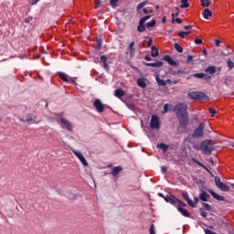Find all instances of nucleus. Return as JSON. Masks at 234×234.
Here are the masks:
<instances>
[{"label":"nucleus","mask_w":234,"mask_h":234,"mask_svg":"<svg viewBox=\"0 0 234 234\" xmlns=\"http://www.w3.org/2000/svg\"><path fill=\"white\" fill-rule=\"evenodd\" d=\"M36 120V117H34L33 114H27L26 119L20 118V122H23L24 123H27L28 122H34Z\"/></svg>","instance_id":"nucleus-17"},{"label":"nucleus","mask_w":234,"mask_h":234,"mask_svg":"<svg viewBox=\"0 0 234 234\" xmlns=\"http://www.w3.org/2000/svg\"><path fill=\"white\" fill-rule=\"evenodd\" d=\"M194 149L197 151H202L203 154L209 155L213 153V146H211V139L203 141L200 146H195Z\"/></svg>","instance_id":"nucleus-3"},{"label":"nucleus","mask_w":234,"mask_h":234,"mask_svg":"<svg viewBox=\"0 0 234 234\" xmlns=\"http://www.w3.org/2000/svg\"><path fill=\"white\" fill-rule=\"evenodd\" d=\"M122 166H115L112 168V175L113 176H118V175H120V172L122 171Z\"/></svg>","instance_id":"nucleus-25"},{"label":"nucleus","mask_w":234,"mask_h":234,"mask_svg":"<svg viewBox=\"0 0 234 234\" xmlns=\"http://www.w3.org/2000/svg\"><path fill=\"white\" fill-rule=\"evenodd\" d=\"M211 16H213V12L209 9H205L203 11V17H205V19H209V17H211Z\"/></svg>","instance_id":"nucleus-24"},{"label":"nucleus","mask_w":234,"mask_h":234,"mask_svg":"<svg viewBox=\"0 0 234 234\" xmlns=\"http://www.w3.org/2000/svg\"><path fill=\"white\" fill-rule=\"evenodd\" d=\"M193 162H195V164H197L199 165V167H202L203 169H205V171H207V173H209V175H211V176H213V173H211V171L207 168V166L204 165L199 161H197V159H193Z\"/></svg>","instance_id":"nucleus-20"},{"label":"nucleus","mask_w":234,"mask_h":234,"mask_svg":"<svg viewBox=\"0 0 234 234\" xmlns=\"http://www.w3.org/2000/svg\"><path fill=\"white\" fill-rule=\"evenodd\" d=\"M170 198H171V197L166 196L164 197V200H165V202H169Z\"/></svg>","instance_id":"nucleus-64"},{"label":"nucleus","mask_w":234,"mask_h":234,"mask_svg":"<svg viewBox=\"0 0 234 234\" xmlns=\"http://www.w3.org/2000/svg\"><path fill=\"white\" fill-rule=\"evenodd\" d=\"M147 5V2H142L137 5V10H142V8H144V6H145Z\"/></svg>","instance_id":"nucleus-39"},{"label":"nucleus","mask_w":234,"mask_h":234,"mask_svg":"<svg viewBox=\"0 0 234 234\" xmlns=\"http://www.w3.org/2000/svg\"><path fill=\"white\" fill-rule=\"evenodd\" d=\"M214 180H215V184H216L217 187H218V189H220V191H225V192L229 191V186L228 185H226V183H223L220 180V177L216 176Z\"/></svg>","instance_id":"nucleus-8"},{"label":"nucleus","mask_w":234,"mask_h":234,"mask_svg":"<svg viewBox=\"0 0 234 234\" xmlns=\"http://www.w3.org/2000/svg\"><path fill=\"white\" fill-rule=\"evenodd\" d=\"M169 111V106L167 104L164 105V112H167Z\"/></svg>","instance_id":"nucleus-55"},{"label":"nucleus","mask_w":234,"mask_h":234,"mask_svg":"<svg viewBox=\"0 0 234 234\" xmlns=\"http://www.w3.org/2000/svg\"><path fill=\"white\" fill-rule=\"evenodd\" d=\"M101 61L102 63H107V57L105 55L101 56Z\"/></svg>","instance_id":"nucleus-48"},{"label":"nucleus","mask_w":234,"mask_h":234,"mask_svg":"<svg viewBox=\"0 0 234 234\" xmlns=\"http://www.w3.org/2000/svg\"><path fill=\"white\" fill-rule=\"evenodd\" d=\"M227 65H228L229 70H232V69H233V67H234V64H233V61H232L231 59L229 58V59L227 60Z\"/></svg>","instance_id":"nucleus-35"},{"label":"nucleus","mask_w":234,"mask_h":234,"mask_svg":"<svg viewBox=\"0 0 234 234\" xmlns=\"http://www.w3.org/2000/svg\"><path fill=\"white\" fill-rule=\"evenodd\" d=\"M208 112L211 114V117L213 118L215 114H217V110H215V108H209Z\"/></svg>","instance_id":"nucleus-37"},{"label":"nucleus","mask_w":234,"mask_h":234,"mask_svg":"<svg viewBox=\"0 0 234 234\" xmlns=\"http://www.w3.org/2000/svg\"><path fill=\"white\" fill-rule=\"evenodd\" d=\"M127 50L130 54V58H134V54L136 53V48H134V41L129 44Z\"/></svg>","instance_id":"nucleus-13"},{"label":"nucleus","mask_w":234,"mask_h":234,"mask_svg":"<svg viewBox=\"0 0 234 234\" xmlns=\"http://www.w3.org/2000/svg\"><path fill=\"white\" fill-rule=\"evenodd\" d=\"M210 5H211V2L209 0H201V6H203L204 8Z\"/></svg>","instance_id":"nucleus-32"},{"label":"nucleus","mask_w":234,"mask_h":234,"mask_svg":"<svg viewBox=\"0 0 234 234\" xmlns=\"http://www.w3.org/2000/svg\"><path fill=\"white\" fill-rule=\"evenodd\" d=\"M37 3H39V0H31L30 5H37Z\"/></svg>","instance_id":"nucleus-54"},{"label":"nucleus","mask_w":234,"mask_h":234,"mask_svg":"<svg viewBox=\"0 0 234 234\" xmlns=\"http://www.w3.org/2000/svg\"><path fill=\"white\" fill-rule=\"evenodd\" d=\"M96 43H97L96 49L101 50V39H98Z\"/></svg>","instance_id":"nucleus-42"},{"label":"nucleus","mask_w":234,"mask_h":234,"mask_svg":"<svg viewBox=\"0 0 234 234\" xmlns=\"http://www.w3.org/2000/svg\"><path fill=\"white\" fill-rule=\"evenodd\" d=\"M200 213H201V217H203V218H207V212L204 211V209H200Z\"/></svg>","instance_id":"nucleus-47"},{"label":"nucleus","mask_w":234,"mask_h":234,"mask_svg":"<svg viewBox=\"0 0 234 234\" xmlns=\"http://www.w3.org/2000/svg\"><path fill=\"white\" fill-rule=\"evenodd\" d=\"M174 112L179 122L178 131L183 129L186 131L187 125H189V114L187 113V105L186 103H178L174 107Z\"/></svg>","instance_id":"nucleus-1"},{"label":"nucleus","mask_w":234,"mask_h":234,"mask_svg":"<svg viewBox=\"0 0 234 234\" xmlns=\"http://www.w3.org/2000/svg\"><path fill=\"white\" fill-rule=\"evenodd\" d=\"M114 94L116 98H123V96H125V91L122 89H117L115 90Z\"/></svg>","instance_id":"nucleus-23"},{"label":"nucleus","mask_w":234,"mask_h":234,"mask_svg":"<svg viewBox=\"0 0 234 234\" xmlns=\"http://www.w3.org/2000/svg\"><path fill=\"white\" fill-rule=\"evenodd\" d=\"M191 61H193V56H188L187 59H186V63H191Z\"/></svg>","instance_id":"nucleus-53"},{"label":"nucleus","mask_w":234,"mask_h":234,"mask_svg":"<svg viewBox=\"0 0 234 234\" xmlns=\"http://www.w3.org/2000/svg\"><path fill=\"white\" fill-rule=\"evenodd\" d=\"M103 67L105 69V70H110L111 68H109V64H107V62H103Z\"/></svg>","instance_id":"nucleus-52"},{"label":"nucleus","mask_w":234,"mask_h":234,"mask_svg":"<svg viewBox=\"0 0 234 234\" xmlns=\"http://www.w3.org/2000/svg\"><path fill=\"white\" fill-rule=\"evenodd\" d=\"M146 67H154V68H160L164 67V62L163 61H156V62H150V63H144Z\"/></svg>","instance_id":"nucleus-15"},{"label":"nucleus","mask_w":234,"mask_h":234,"mask_svg":"<svg viewBox=\"0 0 234 234\" xmlns=\"http://www.w3.org/2000/svg\"><path fill=\"white\" fill-rule=\"evenodd\" d=\"M189 28H193V26H185L184 27L185 30H189Z\"/></svg>","instance_id":"nucleus-61"},{"label":"nucleus","mask_w":234,"mask_h":234,"mask_svg":"<svg viewBox=\"0 0 234 234\" xmlns=\"http://www.w3.org/2000/svg\"><path fill=\"white\" fill-rule=\"evenodd\" d=\"M144 59H145L146 61H151V57H150L149 55H146V56L144 57Z\"/></svg>","instance_id":"nucleus-60"},{"label":"nucleus","mask_w":234,"mask_h":234,"mask_svg":"<svg viewBox=\"0 0 234 234\" xmlns=\"http://www.w3.org/2000/svg\"><path fill=\"white\" fill-rule=\"evenodd\" d=\"M143 12L144 14H153V9L144 8Z\"/></svg>","instance_id":"nucleus-46"},{"label":"nucleus","mask_w":234,"mask_h":234,"mask_svg":"<svg viewBox=\"0 0 234 234\" xmlns=\"http://www.w3.org/2000/svg\"><path fill=\"white\" fill-rule=\"evenodd\" d=\"M174 47L176 50H177V52H180V53L184 52V48H182V46H180V44L175 43Z\"/></svg>","instance_id":"nucleus-33"},{"label":"nucleus","mask_w":234,"mask_h":234,"mask_svg":"<svg viewBox=\"0 0 234 234\" xmlns=\"http://www.w3.org/2000/svg\"><path fill=\"white\" fill-rule=\"evenodd\" d=\"M209 198V196L207 192L202 190L199 194V200H202V202H207V199Z\"/></svg>","instance_id":"nucleus-16"},{"label":"nucleus","mask_w":234,"mask_h":234,"mask_svg":"<svg viewBox=\"0 0 234 234\" xmlns=\"http://www.w3.org/2000/svg\"><path fill=\"white\" fill-rule=\"evenodd\" d=\"M159 52H158V48H156V47L153 46L152 47V52H151V56L153 58H156V56H158Z\"/></svg>","instance_id":"nucleus-30"},{"label":"nucleus","mask_w":234,"mask_h":234,"mask_svg":"<svg viewBox=\"0 0 234 234\" xmlns=\"http://www.w3.org/2000/svg\"><path fill=\"white\" fill-rule=\"evenodd\" d=\"M155 80L159 87H165L167 85V82L165 80L160 79L158 76L155 78Z\"/></svg>","instance_id":"nucleus-26"},{"label":"nucleus","mask_w":234,"mask_h":234,"mask_svg":"<svg viewBox=\"0 0 234 234\" xmlns=\"http://www.w3.org/2000/svg\"><path fill=\"white\" fill-rule=\"evenodd\" d=\"M73 154H75V156H77V158H79V160L81 162L82 165H84V167L89 166V163L87 162V159H85V157L83 156V154H81L80 152L73 150L72 151Z\"/></svg>","instance_id":"nucleus-11"},{"label":"nucleus","mask_w":234,"mask_h":234,"mask_svg":"<svg viewBox=\"0 0 234 234\" xmlns=\"http://www.w3.org/2000/svg\"><path fill=\"white\" fill-rule=\"evenodd\" d=\"M148 19H151V15L145 16L139 20V25L137 27L138 32H145V27L153 28V27L156 25V20L154 19H152L150 22L145 24V21H148Z\"/></svg>","instance_id":"nucleus-2"},{"label":"nucleus","mask_w":234,"mask_h":234,"mask_svg":"<svg viewBox=\"0 0 234 234\" xmlns=\"http://www.w3.org/2000/svg\"><path fill=\"white\" fill-rule=\"evenodd\" d=\"M161 170L163 173H167V167L166 166H162Z\"/></svg>","instance_id":"nucleus-57"},{"label":"nucleus","mask_w":234,"mask_h":234,"mask_svg":"<svg viewBox=\"0 0 234 234\" xmlns=\"http://www.w3.org/2000/svg\"><path fill=\"white\" fill-rule=\"evenodd\" d=\"M149 231H150V234H156V230L154 229V225H151Z\"/></svg>","instance_id":"nucleus-45"},{"label":"nucleus","mask_w":234,"mask_h":234,"mask_svg":"<svg viewBox=\"0 0 234 234\" xmlns=\"http://www.w3.org/2000/svg\"><path fill=\"white\" fill-rule=\"evenodd\" d=\"M150 127L151 129H155L156 131L160 130V119L158 118V115H152Z\"/></svg>","instance_id":"nucleus-7"},{"label":"nucleus","mask_w":234,"mask_h":234,"mask_svg":"<svg viewBox=\"0 0 234 234\" xmlns=\"http://www.w3.org/2000/svg\"><path fill=\"white\" fill-rule=\"evenodd\" d=\"M60 123L62 125V129H67V131H69V133H72V123H70V122H69L65 118H61Z\"/></svg>","instance_id":"nucleus-10"},{"label":"nucleus","mask_w":234,"mask_h":234,"mask_svg":"<svg viewBox=\"0 0 234 234\" xmlns=\"http://www.w3.org/2000/svg\"><path fill=\"white\" fill-rule=\"evenodd\" d=\"M180 8H189V2L187 0H181Z\"/></svg>","instance_id":"nucleus-31"},{"label":"nucleus","mask_w":234,"mask_h":234,"mask_svg":"<svg viewBox=\"0 0 234 234\" xmlns=\"http://www.w3.org/2000/svg\"><path fill=\"white\" fill-rule=\"evenodd\" d=\"M176 23H177L178 25H182V20L180 18H176Z\"/></svg>","instance_id":"nucleus-59"},{"label":"nucleus","mask_w":234,"mask_h":234,"mask_svg":"<svg viewBox=\"0 0 234 234\" xmlns=\"http://www.w3.org/2000/svg\"><path fill=\"white\" fill-rule=\"evenodd\" d=\"M173 74L174 76H178V74H186V71L182 69H178V70L173 71Z\"/></svg>","instance_id":"nucleus-38"},{"label":"nucleus","mask_w":234,"mask_h":234,"mask_svg":"<svg viewBox=\"0 0 234 234\" xmlns=\"http://www.w3.org/2000/svg\"><path fill=\"white\" fill-rule=\"evenodd\" d=\"M179 37H181L182 39H184L185 37H187V33H186V31H181L178 33Z\"/></svg>","instance_id":"nucleus-41"},{"label":"nucleus","mask_w":234,"mask_h":234,"mask_svg":"<svg viewBox=\"0 0 234 234\" xmlns=\"http://www.w3.org/2000/svg\"><path fill=\"white\" fill-rule=\"evenodd\" d=\"M205 71L207 72V74H215V72H217V67L210 66V67L207 68L205 69Z\"/></svg>","instance_id":"nucleus-28"},{"label":"nucleus","mask_w":234,"mask_h":234,"mask_svg":"<svg viewBox=\"0 0 234 234\" xmlns=\"http://www.w3.org/2000/svg\"><path fill=\"white\" fill-rule=\"evenodd\" d=\"M202 206L203 207H205L206 211H211V205L207 203H203Z\"/></svg>","instance_id":"nucleus-36"},{"label":"nucleus","mask_w":234,"mask_h":234,"mask_svg":"<svg viewBox=\"0 0 234 234\" xmlns=\"http://www.w3.org/2000/svg\"><path fill=\"white\" fill-rule=\"evenodd\" d=\"M58 76H59V78H60V80H62V81L69 83V77L67 76V74H65L63 72H58Z\"/></svg>","instance_id":"nucleus-29"},{"label":"nucleus","mask_w":234,"mask_h":234,"mask_svg":"<svg viewBox=\"0 0 234 234\" xmlns=\"http://www.w3.org/2000/svg\"><path fill=\"white\" fill-rule=\"evenodd\" d=\"M193 162H195V164H197L199 165V167H202L203 169H205V171H207V173H209V175H211V176H213V173H211V171L207 168V166L204 165L199 161H197V159H193Z\"/></svg>","instance_id":"nucleus-19"},{"label":"nucleus","mask_w":234,"mask_h":234,"mask_svg":"<svg viewBox=\"0 0 234 234\" xmlns=\"http://www.w3.org/2000/svg\"><path fill=\"white\" fill-rule=\"evenodd\" d=\"M186 202L188 206H190V207H197V204H195V202H193V200H191L190 198Z\"/></svg>","instance_id":"nucleus-40"},{"label":"nucleus","mask_w":234,"mask_h":234,"mask_svg":"<svg viewBox=\"0 0 234 234\" xmlns=\"http://www.w3.org/2000/svg\"><path fill=\"white\" fill-rule=\"evenodd\" d=\"M204 127H206L204 122L199 123L197 128L192 133V137L193 138H200V137L204 136Z\"/></svg>","instance_id":"nucleus-6"},{"label":"nucleus","mask_w":234,"mask_h":234,"mask_svg":"<svg viewBox=\"0 0 234 234\" xmlns=\"http://www.w3.org/2000/svg\"><path fill=\"white\" fill-rule=\"evenodd\" d=\"M208 193L215 198L216 200H218L219 202H226V197L217 194V192L213 190H208Z\"/></svg>","instance_id":"nucleus-12"},{"label":"nucleus","mask_w":234,"mask_h":234,"mask_svg":"<svg viewBox=\"0 0 234 234\" xmlns=\"http://www.w3.org/2000/svg\"><path fill=\"white\" fill-rule=\"evenodd\" d=\"M164 61H166L168 64L172 65L173 67H176V65H178V63H176V61H175L171 56L169 55H165L163 57Z\"/></svg>","instance_id":"nucleus-14"},{"label":"nucleus","mask_w":234,"mask_h":234,"mask_svg":"<svg viewBox=\"0 0 234 234\" xmlns=\"http://www.w3.org/2000/svg\"><path fill=\"white\" fill-rule=\"evenodd\" d=\"M157 149H162L163 153H167L169 146L164 143L158 144L156 145Z\"/></svg>","instance_id":"nucleus-21"},{"label":"nucleus","mask_w":234,"mask_h":234,"mask_svg":"<svg viewBox=\"0 0 234 234\" xmlns=\"http://www.w3.org/2000/svg\"><path fill=\"white\" fill-rule=\"evenodd\" d=\"M119 0H111L110 3L112 6V8H116V5H118Z\"/></svg>","instance_id":"nucleus-44"},{"label":"nucleus","mask_w":234,"mask_h":234,"mask_svg":"<svg viewBox=\"0 0 234 234\" xmlns=\"http://www.w3.org/2000/svg\"><path fill=\"white\" fill-rule=\"evenodd\" d=\"M204 76H206V74H204V73H195L193 75V78H197L198 80H202L204 78Z\"/></svg>","instance_id":"nucleus-34"},{"label":"nucleus","mask_w":234,"mask_h":234,"mask_svg":"<svg viewBox=\"0 0 234 234\" xmlns=\"http://www.w3.org/2000/svg\"><path fill=\"white\" fill-rule=\"evenodd\" d=\"M187 205H186V203H184L183 201H178L177 210L179 211V213H181V215H183V217L189 218L191 217V214L187 211V209L184 208Z\"/></svg>","instance_id":"nucleus-5"},{"label":"nucleus","mask_w":234,"mask_h":234,"mask_svg":"<svg viewBox=\"0 0 234 234\" xmlns=\"http://www.w3.org/2000/svg\"><path fill=\"white\" fill-rule=\"evenodd\" d=\"M147 39H148L147 47H151V45H153V38L147 37Z\"/></svg>","instance_id":"nucleus-51"},{"label":"nucleus","mask_w":234,"mask_h":234,"mask_svg":"<svg viewBox=\"0 0 234 234\" xmlns=\"http://www.w3.org/2000/svg\"><path fill=\"white\" fill-rule=\"evenodd\" d=\"M95 5L101 8V0H95Z\"/></svg>","instance_id":"nucleus-50"},{"label":"nucleus","mask_w":234,"mask_h":234,"mask_svg":"<svg viewBox=\"0 0 234 234\" xmlns=\"http://www.w3.org/2000/svg\"><path fill=\"white\" fill-rule=\"evenodd\" d=\"M195 43H196V45H202L203 41L201 38H196Z\"/></svg>","instance_id":"nucleus-49"},{"label":"nucleus","mask_w":234,"mask_h":234,"mask_svg":"<svg viewBox=\"0 0 234 234\" xmlns=\"http://www.w3.org/2000/svg\"><path fill=\"white\" fill-rule=\"evenodd\" d=\"M182 197H183L184 200H186V202L188 201L189 195H187V192H183Z\"/></svg>","instance_id":"nucleus-43"},{"label":"nucleus","mask_w":234,"mask_h":234,"mask_svg":"<svg viewBox=\"0 0 234 234\" xmlns=\"http://www.w3.org/2000/svg\"><path fill=\"white\" fill-rule=\"evenodd\" d=\"M215 45H216V47H220V40L216 39L215 40Z\"/></svg>","instance_id":"nucleus-58"},{"label":"nucleus","mask_w":234,"mask_h":234,"mask_svg":"<svg viewBox=\"0 0 234 234\" xmlns=\"http://www.w3.org/2000/svg\"><path fill=\"white\" fill-rule=\"evenodd\" d=\"M178 202H181L180 199L176 198L175 196H170V199H168V203L172 204V206H176L178 205Z\"/></svg>","instance_id":"nucleus-22"},{"label":"nucleus","mask_w":234,"mask_h":234,"mask_svg":"<svg viewBox=\"0 0 234 234\" xmlns=\"http://www.w3.org/2000/svg\"><path fill=\"white\" fill-rule=\"evenodd\" d=\"M188 97L190 100H206L207 95L202 91H191L188 93Z\"/></svg>","instance_id":"nucleus-4"},{"label":"nucleus","mask_w":234,"mask_h":234,"mask_svg":"<svg viewBox=\"0 0 234 234\" xmlns=\"http://www.w3.org/2000/svg\"><path fill=\"white\" fill-rule=\"evenodd\" d=\"M137 85L138 87H141V89H145V87H147V84L145 83V80L144 79H138Z\"/></svg>","instance_id":"nucleus-27"},{"label":"nucleus","mask_w":234,"mask_h":234,"mask_svg":"<svg viewBox=\"0 0 234 234\" xmlns=\"http://www.w3.org/2000/svg\"><path fill=\"white\" fill-rule=\"evenodd\" d=\"M193 162H195V164H197L199 165V167H202L203 169H205V171H207V173H209V175H211V176H213V173H211V171L207 168V166L204 165L199 161H197V159H193Z\"/></svg>","instance_id":"nucleus-18"},{"label":"nucleus","mask_w":234,"mask_h":234,"mask_svg":"<svg viewBox=\"0 0 234 234\" xmlns=\"http://www.w3.org/2000/svg\"><path fill=\"white\" fill-rule=\"evenodd\" d=\"M171 16H172V23H175V17H176V16L174 13H172Z\"/></svg>","instance_id":"nucleus-62"},{"label":"nucleus","mask_w":234,"mask_h":234,"mask_svg":"<svg viewBox=\"0 0 234 234\" xmlns=\"http://www.w3.org/2000/svg\"><path fill=\"white\" fill-rule=\"evenodd\" d=\"M93 107L96 109L97 112H103L105 111V106L101 103L100 99L95 100L93 102Z\"/></svg>","instance_id":"nucleus-9"},{"label":"nucleus","mask_w":234,"mask_h":234,"mask_svg":"<svg viewBox=\"0 0 234 234\" xmlns=\"http://www.w3.org/2000/svg\"><path fill=\"white\" fill-rule=\"evenodd\" d=\"M128 109L134 111V104H128Z\"/></svg>","instance_id":"nucleus-56"},{"label":"nucleus","mask_w":234,"mask_h":234,"mask_svg":"<svg viewBox=\"0 0 234 234\" xmlns=\"http://www.w3.org/2000/svg\"><path fill=\"white\" fill-rule=\"evenodd\" d=\"M198 198L199 197H194V204H196V206H197V204H198Z\"/></svg>","instance_id":"nucleus-63"}]
</instances>
